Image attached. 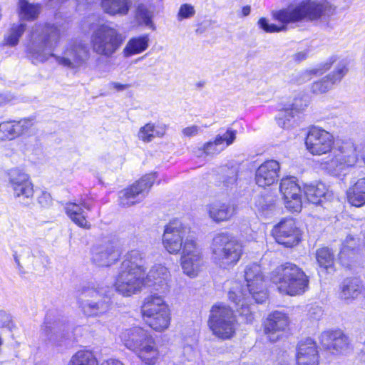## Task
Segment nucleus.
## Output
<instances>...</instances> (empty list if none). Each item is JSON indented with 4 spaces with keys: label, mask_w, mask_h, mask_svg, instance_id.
<instances>
[{
    "label": "nucleus",
    "mask_w": 365,
    "mask_h": 365,
    "mask_svg": "<svg viewBox=\"0 0 365 365\" xmlns=\"http://www.w3.org/2000/svg\"><path fill=\"white\" fill-rule=\"evenodd\" d=\"M14 258L21 273L34 269V256L31 249L26 245H19L14 250Z\"/></svg>",
    "instance_id": "nucleus-27"
},
{
    "label": "nucleus",
    "mask_w": 365,
    "mask_h": 365,
    "mask_svg": "<svg viewBox=\"0 0 365 365\" xmlns=\"http://www.w3.org/2000/svg\"><path fill=\"white\" fill-rule=\"evenodd\" d=\"M110 288L96 283H88L78 291V302L88 317H101L109 309Z\"/></svg>",
    "instance_id": "nucleus-6"
},
{
    "label": "nucleus",
    "mask_w": 365,
    "mask_h": 365,
    "mask_svg": "<svg viewBox=\"0 0 365 365\" xmlns=\"http://www.w3.org/2000/svg\"><path fill=\"white\" fill-rule=\"evenodd\" d=\"M259 27L266 32L273 33L279 32L287 29V26L283 25L282 26H277L275 24H269L268 20L265 18H261L258 21Z\"/></svg>",
    "instance_id": "nucleus-47"
},
{
    "label": "nucleus",
    "mask_w": 365,
    "mask_h": 365,
    "mask_svg": "<svg viewBox=\"0 0 365 365\" xmlns=\"http://www.w3.org/2000/svg\"><path fill=\"white\" fill-rule=\"evenodd\" d=\"M279 170L277 161L271 160L264 162L256 171V183L262 187L273 185L278 180Z\"/></svg>",
    "instance_id": "nucleus-23"
},
{
    "label": "nucleus",
    "mask_w": 365,
    "mask_h": 365,
    "mask_svg": "<svg viewBox=\"0 0 365 365\" xmlns=\"http://www.w3.org/2000/svg\"><path fill=\"white\" fill-rule=\"evenodd\" d=\"M195 14V9L193 6L189 4H184L180 6L178 14V20L190 19Z\"/></svg>",
    "instance_id": "nucleus-48"
},
{
    "label": "nucleus",
    "mask_w": 365,
    "mask_h": 365,
    "mask_svg": "<svg viewBox=\"0 0 365 365\" xmlns=\"http://www.w3.org/2000/svg\"><path fill=\"white\" fill-rule=\"evenodd\" d=\"M68 365H98V361L91 351L83 349L71 356Z\"/></svg>",
    "instance_id": "nucleus-37"
},
{
    "label": "nucleus",
    "mask_w": 365,
    "mask_h": 365,
    "mask_svg": "<svg viewBox=\"0 0 365 365\" xmlns=\"http://www.w3.org/2000/svg\"><path fill=\"white\" fill-rule=\"evenodd\" d=\"M237 317L228 305L225 303H217L212 307L209 319H230L232 317Z\"/></svg>",
    "instance_id": "nucleus-41"
},
{
    "label": "nucleus",
    "mask_w": 365,
    "mask_h": 365,
    "mask_svg": "<svg viewBox=\"0 0 365 365\" xmlns=\"http://www.w3.org/2000/svg\"><path fill=\"white\" fill-rule=\"evenodd\" d=\"M316 258L320 267L327 270L331 268L334 262V255L328 247H322L317 250Z\"/></svg>",
    "instance_id": "nucleus-44"
},
{
    "label": "nucleus",
    "mask_w": 365,
    "mask_h": 365,
    "mask_svg": "<svg viewBox=\"0 0 365 365\" xmlns=\"http://www.w3.org/2000/svg\"><path fill=\"white\" fill-rule=\"evenodd\" d=\"M236 130L228 129L223 135H217L214 141L204 145L203 151L206 155L219 153L225 147L231 145L236 138Z\"/></svg>",
    "instance_id": "nucleus-26"
},
{
    "label": "nucleus",
    "mask_w": 365,
    "mask_h": 365,
    "mask_svg": "<svg viewBox=\"0 0 365 365\" xmlns=\"http://www.w3.org/2000/svg\"><path fill=\"white\" fill-rule=\"evenodd\" d=\"M307 106L308 100L306 96L296 97L292 103L285 105L279 110L276 117L277 123L281 128H287L294 115L304 110Z\"/></svg>",
    "instance_id": "nucleus-22"
},
{
    "label": "nucleus",
    "mask_w": 365,
    "mask_h": 365,
    "mask_svg": "<svg viewBox=\"0 0 365 365\" xmlns=\"http://www.w3.org/2000/svg\"><path fill=\"white\" fill-rule=\"evenodd\" d=\"M200 130V127L193 125L182 129V133L186 137H192L197 135Z\"/></svg>",
    "instance_id": "nucleus-55"
},
{
    "label": "nucleus",
    "mask_w": 365,
    "mask_h": 365,
    "mask_svg": "<svg viewBox=\"0 0 365 365\" xmlns=\"http://www.w3.org/2000/svg\"><path fill=\"white\" fill-rule=\"evenodd\" d=\"M148 46V37L147 36L133 38L127 43L123 49V53L125 56H130L145 51Z\"/></svg>",
    "instance_id": "nucleus-39"
},
{
    "label": "nucleus",
    "mask_w": 365,
    "mask_h": 365,
    "mask_svg": "<svg viewBox=\"0 0 365 365\" xmlns=\"http://www.w3.org/2000/svg\"><path fill=\"white\" fill-rule=\"evenodd\" d=\"M305 144L310 153L320 155L331 150L334 138L332 135L325 130L313 127L307 134Z\"/></svg>",
    "instance_id": "nucleus-14"
},
{
    "label": "nucleus",
    "mask_w": 365,
    "mask_h": 365,
    "mask_svg": "<svg viewBox=\"0 0 365 365\" xmlns=\"http://www.w3.org/2000/svg\"><path fill=\"white\" fill-rule=\"evenodd\" d=\"M362 289V282L359 278L346 279L341 286L340 297L344 300L354 299L361 294Z\"/></svg>",
    "instance_id": "nucleus-32"
},
{
    "label": "nucleus",
    "mask_w": 365,
    "mask_h": 365,
    "mask_svg": "<svg viewBox=\"0 0 365 365\" xmlns=\"http://www.w3.org/2000/svg\"><path fill=\"white\" fill-rule=\"evenodd\" d=\"M60 30L54 24H35L29 35L26 53L32 62L43 63L53 56L58 64L70 69L78 70L89 58V50L82 43L71 44L63 56H55L51 50L60 38Z\"/></svg>",
    "instance_id": "nucleus-1"
},
{
    "label": "nucleus",
    "mask_w": 365,
    "mask_h": 365,
    "mask_svg": "<svg viewBox=\"0 0 365 365\" xmlns=\"http://www.w3.org/2000/svg\"><path fill=\"white\" fill-rule=\"evenodd\" d=\"M66 0H48V4L50 6L54 7L55 5H60L63 2H64Z\"/></svg>",
    "instance_id": "nucleus-62"
},
{
    "label": "nucleus",
    "mask_w": 365,
    "mask_h": 365,
    "mask_svg": "<svg viewBox=\"0 0 365 365\" xmlns=\"http://www.w3.org/2000/svg\"><path fill=\"white\" fill-rule=\"evenodd\" d=\"M155 180L153 173L145 175L130 187L119 192V204L129 207L142 200Z\"/></svg>",
    "instance_id": "nucleus-13"
},
{
    "label": "nucleus",
    "mask_w": 365,
    "mask_h": 365,
    "mask_svg": "<svg viewBox=\"0 0 365 365\" xmlns=\"http://www.w3.org/2000/svg\"><path fill=\"white\" fill-rule=\"evenodd\" d=\"M33 125L31 118L2 122L0 123V141L11 140L20 136L28 131Z\"/></svg>",
    "instance_id": "nucleus-20"
},
{
    "label": "nucleus",
    "mask_w": 365,
    "mask_h": 365,
    "mask_svg": "<svg viewBox=\"0 0 365 365\" xmlns=\"http://www.w3.org/2000/svg\"><path fill=\"white\" fill-rule=\"evenodd\" d=\"M38 202L43 207H48L52 203V198L51 195L45 191L41 192V194L38 197Z\"/></svg>",
    "instance_id": "nucleus-53"
},
{
    "label": "nucleus",
    "mask_w": 365,
    "mask_h": 365,
    "mask_svg": "<svg viewBox=\"0 0 365 365\" xmlns=\"http://www.w3.org/2000/svg\"><path fill=\"white\" fill-rule=\"evenodd\" d=\"M237 181V170L235 168L227 169L226 175L223 176V184L225 187H232Z\"/></svg>",
    "instance_id": "nucleus-51"
},
{
    "label": "nucleus",
    "mask_w": 365,
    "mask_h": 365,
    "mask_svg": "<svg viewBox=\"0 0 365 365\" xmlns=\"http://www.w3.org/2000/svg\"><path fill=\"white\" fill-rule=\"evenodd\" d=\"M110 88L116 90L117 91H123L129 87L127 84H121L118 82H110L108 85Z\"/></svg>",
    "instance_id": "nucleus-57"
},
{
    "label": "nucleus",
    "mask_w": 365,
    "mask_h": 365,
    "mask_svg": "<svg viewBox=\"0 0 365 365\" xmlns=\"http://www.w3.org/2000/svg\"><path fill=\"white\" fill-rule=\"evenodd\" d=\"M289 318L288 314L284 312V309L274 311L267 319H287Z\"/></svg>",
    "instance_id": "nucleus-56"
},
{
    "label": "nucleus",
    "mask_w": 365,
    "mask_h": 365,
    "mask_svg": "<svg viewBox=\"0 0 365 365\" xmlns=\"http://www.w3.org/2000/svg\"><path fill=\"white\" fill-rule=\"evenodd\" d=\"M296 365H319L320 355L317 342L310 337L300 340L297 346Z\"/></svg>",
    "instance_id": "nucleus-18"
},
{
    "label": "nucleus",
    "mask_w": 365,
    "mask_h": 365,
    "mask_svg": "<svg viewBox=\"0 0 365 365\" xmlns=\"http://www.w3.org/2000/svg\"><path fill=\"white\" fill-rule=\"evenodd\" d=\"M121 343L147 365H155L160 359L155 339L144 329L133 327L125 329L120 335Z\"/></svg>",
    "instance_id": "nucleus-3"
},
{
    "label": "nucleus",
    "mask_w": 365,
    "mask_h": 365,
    "mask_svg": "<svg viewBox=\"0 0 365 365\" xmlns=\"http://www.w3.org/2000/svg\"><path fill=\"white\" fill-rule=\"evenodd\" d=\"M271 279L282 294L291 296L304 293L309 286V279L302 269L294 264L287 262L277 267Z\"/></svg>",
    "instance_id": "nucleus-5"
},
{
    "label": "nucleus",
    "mask_w": 365,
    "mask_h": 365,
    "mask_svg": "<svg viewBox=\"0 0 365 365\" xmlns=\"http://www.w3.org/2000/svg\"><path fill=\"white\" fill-rule=\"evenodd\" d=\"M279 322V321H268V323H265L264 324V333L268 336L271 341H274L279 337V336L277 335L274 339H272V335L283 330L282 327L278 326L277 324Z\"/></svg>",
    "instance_id": "nucleus-46"
},
{
    "label": "nucleus",
    "mask_w": 365,
    "mask_h": 365,
    "mask_svg": "<svg viewBox=\"0 0 365 365\" xmlns=\"http://www.w3.org/2000/svg\"><path fill=\"white\" fill-rule=\"evenodd\" d=\"M208 325L212 334L222 340L230 339L235 334L233 321H208Z\"/></svg>",
    "instance_id": "nucleus-31"
},
{
    "label": "nucleus",
    "mask_w": 365,
    "mask_h": 365,
    "mask_svg": "<svg viewBox=\"0 0 365 365\" xmlns=\"http://www.w3.org/2000/svg\"><path fill=\"white\" fill-rule=\"evenodd\" d=\"M357 245V239L352 236H347L343 243V247L340 252V257H342V256L349 250H354L356 247Z\"/></svg>",
    "instance_id": "nucleus-50"
},
{
    "label": "nucleus",
    "mask_w": 365,
    "mask_h": 365,
    "mask_svg": "<svg viewBox=\"0 0 365 365\" xmlns=\"http://www.w3.org/2000/svg\"><path fill=\"white\" fill-rule=\"evenodd\" d=\"M210 249L214 263L222 269L234 267L243 253L242 244L228 232L216 234L212 238Z\"/></svg>",
    "instance_id": "nucleus-7"
},
{
    "label": "nucleus",
    "mask_w": 365,
    "mask_h": 365,
    "mask_svg": "<svg viewBox=\"0 0 365 365\" xmlns=\"http://www.w3.org/2000/svg\"><path fill=\"white\" fill-rule=\"evenodd\" d=\"M319 344L322 349L331 355H340L352 349L349 336L339 329L323 331Z\"/></svg>",
    "instance_id": "nucleus-12"
},
{
    "label": "nucleus",
    "mask_w": 365,
    "mask_h": 365,
    "mask_svg": "<svg viewBox=\"0 0 365 365\" xmlns=\"http://www.w3.org/2000/svg\"><path fill=\"white\" fill-rule=\"evenodd\" d=\"M332 14L333 9L327 2L303 0L293 2L286 8L276 11L274 17L287 25L303 21H313L322 16H329Z\"/></svg>",
    "instance_id": "nucleus-4"
},
{
    "label": "nucleus",
    "mask_w": 365,
    "mask_h": 365,
    "mask_svg": "<svg viewBox=\"0 0 365 365\" xmlns=\"http://www.w3.org/2000/svg\"><path fill=\"white\" fill-rule=\"evenodd\" d=\"M170 274L168 268L161 264L152 267L145 277V287H153L161 293L168 290Z\"/></svg>",
    "instance_id": "nucleus-21"
},
{
    "label": "nucleus",
    "mask_w": 365,
    "mask_h": 365,
    "mask_svg": "<svg viewBox=\"0 0 365 365\" xmlns=\"http://www.w3.org/2000/svg\"><path fill=\"white\" fill-rule=\"evenodd\" d=\"M241 294L237 293L235 290H230L228 293V297L230 300L235 302L236 305H240V308L237 310V313L239 314L240 317H245L246 319H251L252 318V314L250 310V307L248 306L247 302L251 297H247L243 298L241 297Z\"/></svg>",
    "instance_id": "nucleus-38"
},
{
    "label": "nucleus",
    "mask_w": 365,
    "mask_h": 365,
    "mask_svg": "<svg viewBox=\"0 0 365 365\" xmlns=\"http://www.w3.org/2000/svg\"><path fill=\"white\" fill-rule=\"evenodd\" d=\"M275 202L276 199L272 195H261L255 200V207L262 215L267 217L274 211Z\"/></svg>",
    "instance_id": "nucleus-40"
},
{
    "label": "nucleus",
    "mask_w": 365,
    "mask_h": 365,
    "mask_svg": "<svg viewBox=\"0 0 365 365\" xmlns=\"http://www.w3.org/2000/svg\"><path fill=\"white\" fill-rule=\"evenodd\" d=\"M189 234V227L179 220H173L165 226L162 241L164 248L170 254L178 255L181 251L183 272L194 278L203 264L202 255L200 247Z\"/></svg>",
    "instance_id": "nucleus-2"
},
{
    "label": "nucleus",
    "mask_w": 365,
    "mask_h": 365,
    "mask_svg": "<svg viewBox=\"0 0 365 365\" xmlns=\"http://www.w3.org/2000/svg\"><path fill=\"white\" fill-rule=\"evenodd\" d=\"M165 133V128L155 129L153 123H147L140 128L138 133V138L144 142H150L155 137H162Z\"/></svg>",
    "instance_id": "nucleus-42"
},
{
    "label": "nucleus",
    "mask_w": 365,
    "mask_h": 365,
    "mask_svg": "<svg viewBox=\"0 0 365 365\" xmlns=\"http://www.w3.org/2000/svg\"><path fill=\"white\" fill-rule=\"evenodd\" d=\"M341 159L342 158H341L339 153L336 155L329 161L326 163L327 169L334 175L339 174L346 168V166L343 163V160Z\"/></svg>",
    "instance_id": "nucleus-45"
},
{
    "label": "nucleus",
    "mask_w": 365,
    "mask_h": 365,
    "mask_svg": "<svg viewBox=\"0 0 365 365\" xmlns=\"http://www.w3.org/2000/svg\"><path fill=\"white\" fill-rule=\"evenodd\" d=\"M11 317L10 314L5 311H0V318H9Z\"/></svg>",
    "instance_id": "nucleus-64"
},
{
    "label": "nucleus",
    "mask_w": 365,
    "mask_h": 365,
    "mask_svg": "<svg viewBox=\"0 0 365 365\" xmlns=\"http://www.w3.org/2000/svg\"><path fill=\"white\" fill-rule=\"evenodd\" d=\"M347 68L344 63H339L335 70L321 81L314 82L312 86V90L315 93H323L329 91L331 86L341 81L346 75Z\"/></svg>",
    "instance_id": "nucleus-25"
},
{
    "label": "nucleus",
    "mask_w": 365,
    "mask_h": 365,
    "mask_svg": "<svg viewBox=\"0 0 365 365\" xmlns=\"http://www.w3.org/2000/svg\"><path fill=\"white\" fill-rule=\"evenodd\" d=\"M113 287L123 297H130L140 292L145 287V274L120 266Z\"/></svg>",
    "instance_id": "nucleus-11"
},
{
    "label": "nucleus",
    "mask_w": 365,
    "mask_h": 365,
    "mask_svg": "<svg viewBox=\"0 0 365 365\" xmlns=\"http://www.w3.org/2000/svg\"><path fill=\"white\" fill-rule=\"evenodd\" d=\"M101 365H124L122 361L115 359H109L104 361Z\"/></svg>",
    "instance_id": "nucleus-59"
},
{
    "label": "nucleus",
    "mask_w": 365,
    "mask_h": 365,
    "mask_svg": "<svg viewBox=\"0 0 365 365\" xmlns=\"http://www.w3.org/2000/svg\"><path fill=\"white\" fill-rule=\"evenodd\" d=\"M124 37L118 26L113 23L98 25L93 31L91 43L93 51L101 56L111 57L120 48Z\"/></svg>",
    "instance_id": "nucleus-8"
},
{
    "label": "nucleus",
    "mask_w": 365,
    "mask_h": 365,
    "mask_svg": "<svg viewBox=\"0 0 365 365\" xmlns=\"http://www.w3.org/2000/svg\"><path fill=\"white\" fill-rule=\"evenodd\" d=\"M323 311L319 306H312L308 311V317L311 319H318L322 317Z\"/></svg>",
    "instance_id": "nucleus-54"
},
{
    "label": "nucleus",
    "mask_w": 365,
    "mask_h": 365,
    "mask_svg": "<svg viewBox=\"0 0 365 365\" xmlns=\"http://www.w3.org/2000/svg\"><path fill=\"white\" fill-rule=\"evenodd\" d=\"M245 279L247 282L246 287L242 290L232 287L237 293L241 294V297L246 298L251 297L257 303H263L267 298V294L264 284V276L261 267L257 264H249L245 269Z\"/></svg>",
    "instance_id": "nucleus-9"
},
{
    "label": "nucleus",
    "mask_w": 365,
    "mask_h": 365,
    "mask_svg": "<svg viewBox=\"0 0 365 365\" xmlns=\"http://www.w3.org/2000/svg\"><path fill=\"white\" fill-rule=\"evenodd\" d=\"M103 11L110 15H126L130 9V0H102Z\"/></svg>",
    "instance_id": "nucleus-33"
},
{
    "label": "nucleus",
    "mask_w": 365,
    "mask_h": 365,
    "mask_svg": "<svg viewBox=\"0 0 365 365\" xmlns=\"http://www.w3.org/2000/svg\"><path fill=\"white\" fill-rule=\"evenodd\" d=\"M327 193V188L322 182L310 184L304 187V194L307 200L313 204H319Z\"/></svg>",
    "instance_id": "nucleus-35"
},
{
    "label": "nucleus",
    "mask_w": 365,
    "mask_h": 365,
    "mask_svg": "<svg viewBox=\"0 0 365 365\" xmlns=\"http://www.w3.org/2000/svg\"><path fill=\"white\" fill-rule=\"evenodd\" d=\"M11 97L6 94L0 93V106H2L11 101Z\"/></svg>",
    "instance_id": "nucleus-60"
},
{
    "label": "nucleus",
    "mask_w": 365,
    "mask_h": 365,
    "mask_svg": "<svg viewBox=\"0 0 365 365\" xmlns=\"http://www.w3.org/2000/svg\"><path fill=\"white\" fill-rule=\"evenodd\" d=\"M82 207L88 210H91L90 206L86 203L79 205L76 202H68L66 204L65 210L67 215L75 224L81 227L89 229L91 225L86 220L87 216Z\"/></svg>",
    "instance_id": "nucleus-28"
},
{
    "label": "nucleus",
    "mask_w": 365,
    "mask_h": 365,
    "mask_svg": "<svg viewBox=\"0 0 365 365\" xmlns=\"http://www.w3.org/2000/svg\"><path fill=\"white\" fill-rule=\"evenodd\" d=\"M143 317L154 319H170V311L163 298L158 294L147 296L141 306Z\"/></svg>",
    "instance_id": "nucleus-19"
},
{
    "label": "nucleus",
    "mask_w": 365,
    "mask_h": 365,
    "mask_svg": "<svg viewBox=\"0 0 365 365\" xmlns=\"http://www.w3.org/2000/svg\"><path fill=\"white\" fill-rule=\"evenodd\" d=\"M137 15L138 18L143 20V23L150 27L154 29L153 24L152 22V14L150 11H148L145 6H140L138 8Z\"/></svg>",
    "instance_id": "nucleus-49"
},
{
    "label": "nucleus",
    "mask_w": 365,
    "mask_h": 365,
    "mask_svg": "<svg viewBox=\"0 0 365 365\" xmlns=\"http://www.w3.org/2000/svg\"><path fill=\"white\" fill-rule=\"evenodd\" d=\"M91 260L99 267H108L118 260L120 253L118 245L113 240H106L95 245L91 250Z\"/></svg>",
    "instance_id": "nucleus-17"
},
{
    "label": "nucleus",
    "mask_w": 365,
    "mask_h": 365,
    "mask_svg": "<svg viewBox=\"0 0 365 365\" xmlns=\"http://www.w3.org/2000/svg\"><path fill=\"white\" fill-rule=\"evenodd\" d=\"M206 210L210 218L220 223L230 220L236 215L237 207L231 203L215 202L207 205Z\"/></svg>",
    "instance_id": "nucleus-24"
},
{
    "label": "nucleus",
    "mask_w": 365,
    "mask_h": 365,
    "mask_svg": "<svg viewBox=\"0 0 365 365\" xmlns=\"http://www.w3.org/2000/svg\"><path fill=\"white\" fill-rule=\"evenodd\" d=\"M8 175L9 185L17 202L27 207L32 205L34 190L29 175L19 168L11 169Z\"/></svg>",
    "instance_id": "nucleus-10"
},
{
    "label": "nucleus",
    "mask_w": 365,
    "mask_h": 365,
    "mask_svg": "<svg viewBox=\"0 0 365 365\" xmlns=\"http://www.w3.org/2000/svg\"><path fill=\"white\" fill-rule=\"evenodd\" d=\"M209 25L210 24L207 22L200 24L195 30V33L199 35L203 34L206 31Z\"/></svg>",
    "instance_id": "nucleus-58"
},
{
    "label": "nucleus",
    "mask_w": 365,
    "mask_h": 365,
    "mask_svg": "<svg viewBox=\"0 0 365 365\" xmlns=\"http://www.w3.org/2000/svg\"><path fill=\"white\" fill-rule=\"evenodd\" d=\"M26 29V24L25 23H17L14 24L8 34L4 38L5 44L14 46L18 44L19 38L23 35Z\"/></svg>",
    "instance_id": "nucleus-43"
},
{
    "label": "nucleus",
    "mask_w": 365,
    "mask_h": 365,
    "mask_svg": "<svg viewBox=\"0 0 365 365\" xmlns=\"http://www.w3.org/2000/svg\"><path fill=\"white\" fill-rule=\"evenodd\" d=\"M250 11H251V9H250V6H245L242 8V15L244 16H246L247 15L250 14Z\"/></svg>",
    "instance_id": "nucleus-63"
},
{
    "label": "nucleus",
    "mask_w": 365,
    "mask_h": 365,
    "mask_svg": "<svg viewBox=\"0 0 365 365\" xmlns=\"http://www.w3.org/2000/svg\"><path fill=\"white\" fill-rule=\"evenodd\" d=\"M170 321H149L148 326L155 331L161 332L168 328Z\"/></svg>",
    "instance_id": "nucleus-52"
},
{
    "label": "nucleus",
    "mask_w": 365,
    "mask_h": 365,
    "mask_svg": "<svg viewBox=\"0 0 365 365\" xmlns=\"http://www.w3.org/2000/svg\"><path fill=\"white\" fill-rule=\"evenodd\" d=\"M145 262V254L139 250H134L126 254L120 266L145 274L146 270Z\"/></svg>",
    "instance_id": "nucleus-29"
},
{
    "label": "nucleus",
    "mask_w": 365,
    "mask_h": 365,
    "mask_svg": "<svg viewBox=\"0 0 365 365\" xmlns=\"http://www.w3.org/2000/svg\"><path fill=\"white\" fill-rule=\"evenodd\" d=\"M359 154L361 155V144L354 145L351 143L342 147L339 153L346 168L354 166L356 163Z\"/></svg>",
    "instance_id": "nucleus-36"
},
{
    "label": "nucleus",
    "mask_w": 365,
    "mask_h": 365,
    "mask_svg": "<svg viewBox=\"0 0 365 365\" xmlns=\"http://www.w3.org/2000/svg\"><path fill=\"white\" fill-rule=\"evenodd\" d=\"M348 202L353 206L365 205V177L359 179L346 191Z\"/></svg>",
    "instance_id": "nucleus-30"
},
{
    "label": "nucleus",
    "mask_w": 365,
    "mask_h": 365,
    "mask_svg": "<svg viewBox=\"0 0 365 365\" xmlns=\"http://www.w3.org/2000/svg\"><path fill=\"white\" fill-rule=\"evenodd\" d=\"M41 5L32 4L27 0H19L18 11L21 19L26 21H34L41 13Z\"/></svg>",
    "instance_id": "nucleus-34"
},
{
    "label": "nucleus",
    "mask_w": 365,
    "mask_h": 365,
    "mask_svg": "<svg viewBox=\"0 0 365 365\" xmlns=\"http://www.w3.org/2000/svg\"><path fill=\"white\" fill-rule=\"evenodd\" d=\"M294 57L297 61H302L307 58V53L304 51L299 52L295 54Z\"/></svg>",
    "instance_id": "nucleus-61"
},
{
    "label": "nucleus",
    "mask_w": 365,
    "mask_h": 365,
    "mask_svg": "<svg viewBox=\"0 0 365 365\" xmlns=\"http://www.w3.org/2000/svg\"><path fill=\"white\" fill-rule=\"evenodd\" d=\"M276 242L287 247L297 245L300 241V232L293 218H284L272 230Z\"/></svg>",
    "instance_id": "nucleus-15"
},
{
    "label": "nucleus",
    "mask_w": 365,
    "mask_h": 365,
    "mask_svg": "<svg viewBox=\"0 0 365 365\" xmlns=\"http://www.w3.org/2000/svg\"><path fill=\"white\" fill-rule=\"evenodd\" d=\"M279 190L283 195L284 205L291 212H299L302 207V190L297 183L296 178H282Z\"/></svg>",
    "instance_id": "nucleus-16"
}]
</instances>
